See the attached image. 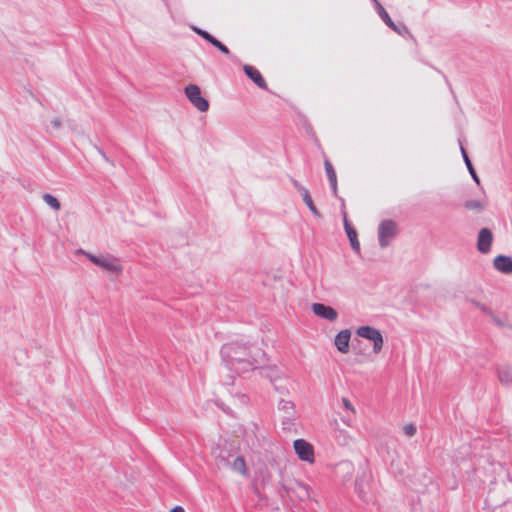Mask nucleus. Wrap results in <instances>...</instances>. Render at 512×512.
<instances>
[{"label":"nucleus","instance_id":"obj_38","mask_svg":"<svg viewBox=\"0 0 512 512\" xmlns=\"http://www.w3.org/2000/svg\"><path fill=\"white\" fill-rule=\"evenodd\" d=\"M330 185H331L333 194L336 195L337 194V180H335V182H330Z\"/></svg>","mask_w":512,"mask_h":512},{"label":"nucleus","instance_id":"obj_40","mask_svg":"<svg viewBox=\"0 0 512 512\" xmlns=\"http://www.w3.org/2000/svg\"><path fill=\"white\" fill-rule=\"evenodd\" d=\"M233 379H234L233 376H228V378L226 380H223V383L226 385H230L233 383Z\"/></svg>","mask_w":512,"mask_h":512},{"label":"nucleus","instance_id":"obj_11","mask_svg":"<svg viewBox=\"0 0 512 512\" xmlns=\"http://www.w3.org/2000/svg\"><path fill=\"white\" fill-rule=\"evenodd\" d=\"M494 268L501 273H512V257L506 255H498L493 261Z\"/></svg>","mask_w":512,"mask_h":512},{"label":"nucleus","instance_id":"obj_27","mask_svg":"<svg viewBox=\"0 0 512 512\" xmlns=\"http://www.w3.org/2000/svg\"><path fill=\"white\" fill-rule=\"evenodd\" d=\"M416 431H417V428L414 424H407L404 426V433L409 437L414 436Z\"/></svg>","mask_w":512,"mask_h":512},{"label":"nucleus","instance_id":"obj_14","mask_svg":"<svg viewBox=\"0 0 512 512\" xmlns=\"http://www.w3.org/2000/svg\"><path fill=\"white\" fill-rule=\"evenodd\" d=\"M344 228H345L346 234L348 236V239L350 241L351 248L353 249L354 252L359 253L360 252V243L358 241L357 232L351 226V224L347 220L346 216H344Z\"/></svg>","mask_w":512,"mask_h":512},{"label":"nucleus","instance_id":"obj_42","mask_svg":"<svg viewBox=\"0 0 512 512\" xmlns=\"http://www.w3.org/2000/svg\"><path fill=\"white\" fill-rule=\"evenodd\" d=\"M239 399H240V402L243 403V404L247 403V400H248V398H247V396L245 394H241L239 396Z\"/></svg>","mask_w":512,"mask_h":512},{"label":"nucleus","instance_id":"obj_36","mask_svg":"<svg viewBox=\"0 0 512 512\" xmlns=\"http://www.w3.org/2000/svg\"><path fill=\"white\" fill-rule=\"evenodd\" d=\"M298 192L301 194L302 200H305L306 195H310L308 189H306L304 186H303V190H300Z\"/></svg>","mask_w":512,"mask_h":512},{"label":"nucleus","instance_id":"obj_1","mask_svg":"<svg viewBox=\"0 0 512 512\" xmlns=\"http://www.w3.org/2000/svg\"><path fill=\"white\" fill-rule=\"evenodd\" d=\"M221 357L227 371L241 374L257 368V354L240 342H230L221 348Z\"/></svg>","mask_w":512,"mask_h":512},{"label":"nucleus","instance_id":"obj_37","mask_svg":"<svg viewBox=\"0 0 512 512\" xmlns=\"http://www.w3.org/2000/svg\"><path fill=\"white\" fill-rule=\"evenodd\" d=\"M298 192L301 194L302 200H305L306 195H310L308 189H306L304 186H303V190H300Z\"/></svg>","mask_w":512,"mask_h":512},{"label":"nucleus","instance_id":"obj_39","mask_svg":"<svg viewBox=\"0 0 512 512\" xmlns=\"http://www.w3.org/2000/svg\"><path fill=\"white\" fill-rule=\"evenodd\" d=\"M206 41H208L211 45L214 46V43H217L219 40L216 39L214 36L210 35Z\"/></svg>","mask_w":512,"mask_h":512},{"label":"nucleus","instance_id":"obj_19","mask_svg":"<svg viewBox=\"0 0 512 512\" xmlns=\"http://www.w3.org/2000/svg\"><path fill=\"white\" fill-rule=\"evenodd\" d=\"M43 201L48 205L50 206L53 210L55 211H58L60 210L61 208V204L60 202L58 201V199L56 197H54L53 195L49 194V193H45L43 196Z\"/></svg>","mask_w":512,"mask_h":512},{"label":"nucleus","instance_id":"obj_41","mask_svg":"<svg viewBox=\"0 0 512 512\" xmlns=\"http://www.w3.org/2000/svg\"><path fill=\"white\" fill-rule=\"evenodd\" d=\"M170 512H185L181 506H175Z\"/></svg>","mask_w":512,"mask_h":512},{"label":"nucleus","instance_id":"obj_24","mask_svg":"<svg viewBox=\"0 0 512 512\" xmlns=\"http://www.w3.org/2000/svg\"><path fill=\"white\" fill-rule=\"evenodd\" d=\"M303 202L307 205L309 210L312 212V214L316 217H321V214L319 210L316 208V206L313 203V200L311 198V195H306L305 200Z\"/></svg>","mask_w":512,"mask_h":512},{"label":"nucleus","instance_id":"obj_20","mask_svg":"<svg viewBox=\"0 0 512 512\" xmlns=\"http://www.w3.org/2000/svg\"><path fill=\"white\" fill-rule=\"evenodd\" d=\"M232 468L234 471L242 475L246 474V463L244 458L241 456L236 457L232 463Z\"/></svg>","mask_w":512,"mask_h":512},{"label":"nucleus","instance_id":"obj_32","mask_svg":"<svg viewBox=\"0 0 512 512\" xmlns=\"http://www.w3.org/2000/svg\"><path fill=\"white\" fill-rule=\"evenodd\" d=\"M342 403L346 409L354 411L351 402L347 398H342Z\"/></svg>","mask_w":512,"mask_h":512},{"label":"nucleus","instance_id":"obj_2","mask_svg":"<svg viewBox=\"0 0 512 512\" xmlns=\"http://www.w3.org/2000/svg\"><path fill=\"white\" fill-rule=\"evenodd\" d=\"M398 225L394 220L385 219L378 226V241L381 248L390 245L393 239L398 235Z\"/></svg>","mask_w":512,"mask_h":512},{"label":"nucleus","instance_id":"obj_4","mask_svg":"<svg viewBox=\"0 0 512 512\" xmlns=\"http://www.w3.org/2000/svg\"><path fill=\"white\" fill-rule=\"evenodd\" d=\"M185 95L190 103L201 112L209 109V102L201 95V90L196 84H189L184 89Z\"/></svg>","mask_w":512,"mask_h":512},{"label":"nucleus","instance_id":"obj_28","mask_svg":"<svg viewBox=\"0 0 512 512\" xmlns=\"http://www.w3.org/2000/svg\"><path fill=\"white\" fill-rule=\"evenodd\" d=\"M339 468L344 470L347 474H351L353 471V465L351 462H342L339 464Z\"/></svg>","mask_w":512,"mask_h":512},{"label":"nucleus","instance_id":"obj_16","mask_svg":"<svg viewBox=\"0 0 512 512\" xmlns=\"http://www.w3.org/2000/svg\"><path fill=\"white\" fill-rule=\"evenodd\" d=\"M372 1L375 3L377 12H378L380 18L383 20V22L388 27H395V23L393 22V20L391 19V17L387 13V11L384 9V7L379 3V1L378 0H372Z\"/></svg>","mask_w":512,"mask_h":512},{"label":"nucleus","instance_id":"obj_29","mask_svg":"<svg viewBox=\"0 0 512 512\" xmlns=\"http://www.w3.org/2000/svg\"><path fill=\"white\" fill-rule=\"evenodd\" d=\"M214 47L219 49L222 53L228 55L230 54V50L228 49V47L226 45H224L223 43H221L220 41H218L217 43H214Z\"/></svg>","mask_w":512,"mask_h":512},{"label":"nucleus","instance_id":"obj_8","mask_svg":"<svg viewBox=\"0 0 512 512\" xmlns=\"http://www.w3.org/2000/svg\"><path fill=\"white\" fill-rule=\"evenodd\" d=\"M295 453L302 461L312 463L314 461L313 446L304 439H297L293 443Z\"/></svg>","mask_w":512,"mask_h":512},{"label":"nucleus","instance_id":"obj_31","mask_svg":"<svg viewBox=\"0 0 512 512\" xmlns=\"http://www.w3.org/2000/svg\"><path fill=\"white\" fill-rule=\"evenodd\" d=\"M390 28L400 35H403L404 33H406L408 31L406 26H404V25L398 26L395 24V27H390Z\"/></svg>","mask_w":512,"mask_h":512},{"label":"nucleus","instance_id":"obj_33","mask_svg":"<svg viewBox=\"0 0 512 512\" xmlns=\"http://www.w3.org/2000/svg\"><path fill=\"white\" fill-rule=\"evenodd\" d=\"M51 125L54 129H60L61 126H62V123H61V120L56 118L54 120L51 121Z\"/></svg>","mask_w":512,"mask_h":512},{"label":"nucleus","instance_id":"obj_34","mask_svg":"<svg viewBox=\"0 0 512 512\" xmlns=\"http://www.w3.org/2000/svg\"><path fill=\"white\" fill-rule=\"evenodd\" d=\"M490 316L492 317V319H493V321H494V323H495L496 325H498V326H503V325H504L503 321H502L499 317H497L496 315H494V313H493V312H492V315H490Z\"/></svg>","mask_w":512,"mask_h":512},{"label":"nucleus","instance_id":"obj_30","mask_svg":"<svg viewBox=\"0 0 512 512\" xmlns=\"http://www.w3.org/2000/svg\"><path fill=\"white\" fill-rule=\"evenodd\" d=\"M193 30L199 35L201 36L203 39L207 40L209 38V36L211 35L210 33H208L207 31L205 30H202L200 28H197V27H193Z\"/></svg>","mask_w":512,"mask_h":512},{"label":"nucleus","instance_id":"obj_23","mask_svg":"<svg viewBox=\"0 0 512 512\" xmlns=\"http://www.w3.org/2000/svg\"><path fill=\"white\" fill-rule=\"evenodd\" d=\"M324 167H325V171H326L329 182H335V180H337L336 172L329 160H325Z\"/></svg>","mask_w":512,"mask_h":512},{"label":"nucleus","instance_id":"obj_17","mask_svg":"<svg viewBox=\"0 0 512 512\" xmlns=\"http://www.w3.org/2000/svg\"><path fill=\"white\" fill-rule=\"evenodd\" d=\"M461 153H462L464 162H465V164L467 166V169H468L471 177L473 178V180L477 184H479V182H480L479 177H478V175H477V173H476V171H475V169H474V167H473V165H472V163H471V161H470V159H469V157L467 155L466 150L463 148V146H461Z\"/></svg>","mask_w":512,"mask_h":512},{"label":"nucleus","instance_id":"obj_12","mask_svg":"<svg viewBox=\"0 0 512 512\" xmlns=\"http://www.w3.org/2000/svg\"><path fill=\"white\" fill-rule=\"evenodd\" d=\"M351 332L348 329L341 330L335 337L334 344L341 353L349 351Z\"/></svg>","mask_w":512,"mask_h":512},{"label":"nucleus","instance_id":"obj_22","mask_svg":"<svg viewBox=\"0 0 512 512\" xmlns=\"http://www.w3.org/2000/svg\"><path fill=\"white\" fill-rule=\"evenodd\" d=\"M278 409L284 411L288 415V418H290L294 410V404L291 401L281 400L278 404Z\"/></svg>","mask_w":512,"mask_h":512},{"label":"nucleus","instance_id":"obj_15","mask_svg":"<svg viewBox=\"0 0 512 512\" xmlns=\"http://www.w3.org/2000/svg\"><path fill=\"white\" fill-rule=\"evenodd\" d=\"M498 380L503 385H510L512 383V369L510 367H500L497 369Z\"/></svg>","mask_w":512,"mask_h":512},{"label":"nucleus","instance_id":"obj_5","mask_svg":"<svg viewBox=\"0 0 512 512\" xmlns=\"http://www.w3.org/2000/svg\"><path fill=\"white\" fill-rule=\"evenodd\" d=\"M372 475L371 472L367 469H364L355 480V491L358 494L359 498L365 502L371 500L370 497V481Z\"/></svg>","mask_w":512,"mask_h":512},{"label":"nucleus","instance_id":"obj_35","mask_svg":"<svg viewBox=\"0 0 512 512\" xmlns=\"http://www.w3.org/2000/svg\"><path fill=\"white\" fill-rule=\"evenodd\" d=\"M292 185L297 191L303 190V186L295 179H291Z\"/></svg>","mask_w":512,"mask_h":512},{"label":"nucleus","instance_id":"obj_25","mask_svg":"<svg viewBox=\"0 0 512 512\" xmlns=\"http://www.w3.org/2000/svg\"><path fill=\"white\" fill-rule=\"evenodd\" d=\"M271 372H272V374L269 375L271 383L273 384L276 391L283 393L285 390H287L286 387L277 384V382L281 381L282 379L280 377L274 376V373H275L274 370H272Z\"/></svg>","mask_w":512,"mask_h":512},{"label":"nucleus","instance_id":"obj_9","mask_svg":"<svg viewBox=\"0 0 512 512\" xmlns=\"http://www.w3.org/2000/svg\"><path fill=\"white\" fill-rule=\"evenodd\" d=\"M493 234L490 229L482 228L478 233L477 249L479 252L486 254L491 250Z\"/></svg>","mask_w":512,"mask_h":512},{"label":"nucleus","instance_id":"obj_7","mask_svg":"<svg viewBox=\"0 0 512 512\" xmlns=\"http://www.w3.org/2000/svg\"><path fill=\"white\" fill-rule=\"evenodd\" d=\"M287 493L291 499L296 498L299 501H305L310 498L309 487L298 480H293L286 486Z\"/></svg>","mask_w":512,"mask_h":512},{"label":"nucleus","instance_id":"obj_3","mask_svg":"<svg viewBox=\"0 0 512 512\" xmlns=\"http://www.w3.org/2000/svg\"><path fill=\"white\" fill-rule=\"evenodd\" d=\"M87 259L93 264L115 274H120L123 270L119 260L113 256H96L91 253L83 252Z\"/></svg>","mask_w":512,"mask_h":512},{"label":"nucleus","instance_id":"obj_21","mask_svg":"<svg viewBox=\"0 0 512 512\" xmlns=\"http://www.w3.org/2000/svg\"><path fill=\"white\" fill-rule=\"evenodd\" d=\"M464 207L468 210H474V211H482L484 209V205L480 200H467L464 203Z\"/></svg>","mask_w":512,"mask_h":512},{"label":"nucleus","instance_id":"obj_6","mask_svg":"<svg viewBox=\"0 0 512 512\" xmlns=\"http://www.w3.org/2000/svg\"><path fill=\"white\" fill-rule=\"evenodd\" d=\"M358 336L371 340L373 342L374 353H379L383 347V337L381 332L371 326H361L357 329Z\"/></svg>","mask_w":512,"mask_h":512},{"label":"nucleus","instance_id":"obj_10","mask_svg":"<svg viewBox=\"0 0 512 512\" xmlns=\"http://www.w3.org/2000/svg\"><path fill=\"white\" fill-rule=\"evenodd\" d=\"M312 311L318 317L331 322L335 321L338 317V313L333 307L322 303H314L312 305Z\"/></svg>","mask_w":512,"mask_h":512},{"label":"nucleus","instance_id":"obj_13","mask_svg":"<svg viewBox=\"0 0 512 512\" xmlns=\"http://www.w3.org/2000/svg\"><path fill=\"white\" fill-rule=\"evenodd\" d=\"M243 70L246 76L251 79L259 88L267 89V83L262 77L261 73L251 65H245Z\"/></svg>","mask_w":512,"mask_h":512},{"label":"nucleus","instance_id":"obj_18","mask_svg":"<svg viewBox=\"0 0 512 512\" xmlns=\"http://www.w3.org/2000/svg\"><path fill=\"white\" fill-rule=\"evenodd\" d=\"M335 440L339 445L347 446L351 442V436L345 430H337Z\"/></svg>","mask_w":512,"mask_h":512},{"label":"nucleus","instance_id":"obj_26","mask_svg":"<svg viewBox=\"0 0 512 512\" xmlns=\"http://www.w3.org/2000/svg\"><path fill=\"white\" fill-rule=\"evenodd\" d=\"M471 302L475 305V307H477L480 311H482L483 313H486L488 315H492V311L484 304L478 302V301H475V300H471Z\"/></svg>","mask_w":512,"mask_h":512}]
</instances>
